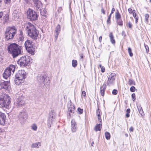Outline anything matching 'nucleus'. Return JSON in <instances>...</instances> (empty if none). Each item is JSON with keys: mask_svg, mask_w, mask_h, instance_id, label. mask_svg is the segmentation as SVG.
<instances>
[{"mask_svg": "<svg viewBox=\"0 0 151 151\" xmlns=\"http://www.w3.org/2000/svg\"><path fill=\"white\" fill-rule=\"evenodd\" d=\"M135 90V88L133 86H132L130 88V91L132 92H134Z\"/></svg>", "mask_w": 151, "mask_h": 151, "instance_id": "45", "label": "nucleus"}, {"mask_svg": "<svg viewBox=\"0 0 151 151\" xmlns=\"http://www.w3.org/2000/svg\"><path fill=\"white\" fill-rule=\"evenodd\" d=\"M94 142H92V143H91V146H93V144H94Z\"/></svg>", "mask_w": 151, "mask_h": 151, "instance_id": "62", "label": "nucleus"}, {"mask_svg": "<svg viewBox=\"0 0 151 151\" xmlns=\"http://www.w3.org/2000/svg\"><path fill=\"white\" fill-rule=\"evenodd\" d=\"M117 24L120 26L123 25V22L122 20L121 19L116 20Z\"/></svg>", "mask_w": 151, "mask_h": 151, "instance_id": "34", "label": "nucleus"}, {"mask_svg": "<svg viewBox=\"0 0 151 151\" xmlns=\"http://www.w3.org/2000/svg\"><path fill=\"white\" fill-rule=\"evenodd\" d=\"M33 42L29 40H27L25 41L24 46L26 50L29 53L32 55H34L35 53L34 51L35 48L33 47Z\"/></svg>", "mask_w": 151, "mask_h": 151, "instance_id": "7", "label": "nucleus"}, {"mask_svg": "<svg viewBox=\"0 0 151 151\" xmlns=\"http://www.w3.org/2000/svg\"><path fill=\"white\" fill-rule=\"evenodd\" d=\"M150 2L151 3V0H150Z\"/></svg>", "mask_w": 151, "mask_h": 151, "instance_id": "64", "label": "nucleus"}, {"mask_svg": "<svg viewBox=\"0 0 151 151\" xmlns=\"http://www.w3.org/2000/svg\"><path fill=\"white\" fill-rule=\"evenodd\" d=\"M101 12L104 14H105V11L104 9H103L102 8L101 9Z\"/></svg>", "mask_w": 151, "mask_h": 151, "instance_id": "58", "label": "nucleus"}, {"mask_svg": "<svg viewBox=\"0 0 151 151\" xmlns=\"http://www.w3.org/2000/svg\"><path fill=\"white\" fill-rule=\"evenodd\" d=\"M105 71V68L103 66L101 68V71L102 73H104Z\"/></svg>", "mask_w": 151, "mask_h": 151, "instance_id": "51", "label": "nucleus"}, {"mask_svg": "<svg viewBox=\"0 0 151 151\" xmlns=\"http://www.w3.org/2000/svg\"><path fill=\"white\" fill-rule=\"evenodd\" d=\"M106 88V84L104 83L101 86L100 88V93L102 96H103L104 94V92Z\"/></svg>", "mask_w": 151, "mask_h": 151, "instance_id": "19", "label": "nucleus"}, {"mask_svg": "<svg viewBox=\"0 0 151 151\" xmlns=\"http://www.w3.org/2000/svg\"><path fill=\"white\" fill-rule=\"evenodd\" d=\"M127 27H129L130 29L132 28V25L131 23L129 22V23L126 25Z\"/></svg>", "mask_w": 151, "mask_h": 151, "instance_id": "44", "label": "nucleus"}, {"mask_svg": "<svg viewBox=\"0 0 151 151\" xmlns=\"http://www.w3.org/2000/svg\"><path fill=\"white\" fill-rule=\"evenodd\" d=\"M71 129L72 132H76L77 129V124L74 120L72 119L71 122Z\"/></svg>", "mask_w": 151, "mask_h": 151, "instance_id": "17", "label": "nucleus"}, {"mask_svg": "<svg viewBox=\"0 0 151 151\" xmlns=\"http://www.w3.org/2000/svg\"><path fill=\"white\" fill-rule=\"evenodd\" d=\"M13 16L14 17V19L15 20H17L19 18V13L18 12L15 10H14L13 12Z\"/></svg>", "mask_w": 151, "mask_h": 151, "instance_id": "22", "label": "nucleus"}, {"mask_svg": "<svg viewBox=\"0 0 151 151\" xmlns=\"http://www.w3.org/2000/svg\"><path fill=\"white\" fill-rule=\"evenodd\" d=\"M10 99L9 96L4 94L0 95V107L8 108L11 103Z\"/></svg>", "mask_w": 151, "mask_h": 151, "instance_id": "4", "label": "nucleus"}, {"mask_svg": "<svg viewBox=\"0 0 151 151\" xmlns=\"http://www.w3.org/2000/svg\"><path fill=\"white\" fill-rule=\"evenodd\" d=\"M6 116L5 114L0 112V124L4 125L5 124Z\"/></svg>", "mask_w": 151, "mask_h": 151, "instance_id": "16", "label": "nucleus"}, {"mask_svg": "<svg viewBox=\"0 0 151 151\" xmlns=\"http://www.w3.org/2000/svg\"><path fill=\"white\" fill-rule=\"evenodd\" d=\"M132 15L133 17L136 19L135 23H137L138 20V17L136 13V11L135 10H133Z\"/></svg>", "mask_w": 151, "mask_h": 151, "instance_id": "27", "label": "nucleus"}, {"mask_svg": "<svg viewBox=\"0 0 151 151\" xmlns=\"http://www.w3.org/2000/svg\"><path fill=\"white\" fill-rule=\"evenodd\" d=\"M56 114L53 111H51L49 113V117L47 121V125L49 128L51 127V124L54 122L56 117Z\"/></svg>", "mask_w": 151, "mask_h": 151, "instance_id": "9", "label": "nucleus"}, {"mask_svg": "<svg viewBox=\"0 0 151 151\" xmlns=\"http://www.w3.org/2000/svg\"><path fill=\"white\" fill-rule=\"evenodd\" d=\"M22 80H19V79H17L15 77V78L14 79V81L15 83L17 85H19L20 84V83L22 82Z\"/></svg>", "mask_w": 151, "mask_h": 151, "instance_id": "37", "label": "nucleus"}, {"mask_svg": "<svg viewBox=\"0 0 151 151\" xmlns=\"http://www.w3.org/2000/svg\"><path fill=\"white\" fill-rule=\"evenodd\" d=\"M129 131L130 132H133V130H134V128H133L132 127H131L129 129Z\"/></svg>", "mask_w": 151, "mask_h": 151, "instance_id": "52", "label": "nucleus"}, {"mask_svg": "<svg viewBox=\"0 0 151 151\" xmlns=\"http://www.w3.org/2000/svg\"><path fill=\"white\" fill-rule=\"evenodd\" d=\"M122 36L125 37L126 36V34L125 33V32L124 31H122Z\"/></svg>", "mask_w": 151, "mask_h": 151, "instance_id": "55", "label": "nucleus"}, {"mask_svg": "<svg viewBox=\"0 0 151 151\" xmlns=\"http://www.w3.org/2000/svg\"><path fill=\"white\" fill-rule=\"evenodd\" d=\"M4 3L6 4H9V3H10L11 0H4Z\"/></svg>", "mask_w": 151, "mask_h": 151, "instance_id": "49", "label": "nucleus"}, {"mask_svg": "<svg viewBox=\"0 0 151 151\" xmlns=\"http://www.w3.org/2000/svg\"><path fill=\"white\" fill-rule=\"evenodd\" d=\"M49 80H48V81H47V82H46V83H44V85H45V84H46L47 85L49 86L50 84V82H49Z\"/></svg>", "mask_w": 151, "mask_h": 151, "instance_id": "54", "label": "nucleus"}, {"mask_svg": "<svg viewBox=\"0 0 151 151\" xmlns=\"http://www.w3.org/2000/svg\"><path fill=\"white\" fill-rule=\"evenodd\" d=\"M28 56H24L21 57L19 59L17 63L21 67H25L28 64Z\"/></svg>", "mask_w": 151, "mask_h": 151, "instance_id": "8", "label": "nucleus"}, {"mask_svg": "<svg viewBox=\"0 0 151 151\" xmlns=\"http://www.w3.org/2000/svg\"><path fill=\"white\" fill-rule=\"evenodd\" d=\"M128 52L130 56L132 57L133 56V54L132 52V49L130 47L128 48Z\"/></svg>", "mask_w": 151, "mask_h": 151, "instance_id": "40", "label": "nucleus"}, {"mask_svg": "<svg viewBox=\"0 0 151 151\" xmlns=\"http://www.w3.org/2000/svg\"><path fill=\"white\" fill-rule=\"evenodd\" d=\"M105 136L106 138L109 140L110 139L111 135L110 133L108 132H106L105 133Z\"/></svg>", "mask_w": 151, "mask_h": 151, "instance_id": "32", "label": "nucleus"}, {"mask_svg": "<svg viewBox=\"0 0 151 151\" xmlns=\"http://www.w3.org/2000/svg\"><path fill=\"white\" fill-rule=\"evenodd\" d=\"M39 11H40V14L41 16H42L45 17H46V14L47 12L45 9H43L42 8Z\"/></svg>", "mask_w": 151, "mask_h": 151, "instance_id": "25", "label": "nucleus"}, {"mask_svg": "<svg viewBox=\"0 0 151 151\" xmlns=\"http://www.w3.org/2000/svg\"><path fill=\"white\" fill-rule=\"evenodd\" d=\"M77 65V61L76 60H73L72 61V65L74 67H76Z\"/></svg>", "mask_w": 151, "mask_h": 151, "instance_id": "33", "label": "nucleus"}, {"mask_svg": "<svg viewBox=\"0 0 151 151\" xmlns=\"http://www.w3.org/2000/svg\"><path fill=\"white\" fill-rule=\"evenodd\" d=\"M102 38L101 36H100L99 38V40L100 42H101Z\"/></svg>", "mask_w": 151, "mask_h": 151, "instance_id": "59", "label": "nucleus"}, {"mask_svg": "<svg viewBox=\"0 0 151 151\" xmlns=\"http://www.w3.org/2000/svg\"><path fill=\"white\" fill-rule=\"evenodd\" d=\"M34 7L35 9L37 11L40 10L42 7V4L40 0H34Z\"/></svg>", "mask_w": 151, "mask_h": 151, "instance_id": "14", "label": "nucleus"}, {"mask_svg": "<svg viewBox=\"0 0 151 151\" xmlns=\"http://www.w3.org/2000/svg\"><path fill=\"white\" fill-rule=\"evenodd\" d=\"M16 68V66L13 65H11L7 67L4 70L3 74L4 78L7 79L11 74H13L15 71Z\"/></svg>", "mask_w": 151, "mask_h": 151, "instance_id": "5", "label": "nucleus"}, {"mask_svg": "<svg viewBox=\"0 0 151 151\" xmlns=\"http://www.w3.org/2000/svg\"><path fill=\"white\" fill-rule=\"evenodd\" d=\"M111 16V14H110L108 16V19L107 20V22L108 23H110Z\"/></svg>", "mask_w": 151, "mask_h": 151, "instance_id": "48", "label": "nucleus"}, {"mask_svg": "<svg viewBox=\"0 0 151 151\" xmlns=\"http://www.w3.org/2000/svg\"><path fill=\"white\" fill-rule=\"evenodd\" d=\"M109 37L110 38V41L111 43L114 44L115 43V41L114 39V36L111 32H110L109 35Z\"/></svg>", "mask_w": 151, "mask_h": 151, "instance_id": "26", "label": "nucleus"}, {"mask_svg": "<svg viewBox=\"0 0 151 151\" xmlns=\"http://www.w3.org/2000/svg\"><path fill=\"white\" fill-rule=\"evenodd\" d=\"M129 84L130 85H135V81L132 79H129Z\"/></svg>", "mask_w": 151, "mask_h": 151, "instance_id": "35", "label": "nucleus"}, {"mask_svg": "<svg viewBox=\"0 0 151 151\" xmlns=\"http://www.w3.org/2000/svg\"><path fill=\"white\" fill-rule=\"evenodd\" d=\"M16 97L17 99V103L20 102L24 100V98L21 94H19L18 93L16 94Z\"/></svg>", "mask_w": 151, "mask_h": 151, "instance_id": "20", "label": "nucleus"}, {"mask_svg": "<svg viewBox=\"0 0 151 151\" xmlns=\"http://www.w3.org/2000/svg\"><path fill=\"white\" fill-rule=\"evenodd\" d=\"M17 30L14 26L7 27L5 32V36L6 39L8 40L13 39L16 34Z\"/></svg>", "mask_w": 151, "mask_h": 151, "instance_id": "3", "label": "nucleus"}, {"mask_svg": "<svg viewBox=\"0 0 151 151\" xmlns=\"http://www.w3.org/2000/svg\"><path fill=\"white\" fill-rule=\"evenodd\" d=\"M132 98L133 101H134L135 100V93H133L132 94Z\"/></svg>", "mask_w": 151, "mask_h": 151, "instance_id": "47", "label": "nucleus"}, {"mask_svg": "<svg viewBox=\"0 0 151 151\" xmlns=\"http://www.w3.org/2000/svg\"><path fill=\"white\" fill-rule=\"evenodd\" d=\"M17 104L18 106L21 107L23 106H24V105L25 104V102L23 100L22 101H20V102H19L18 103H17Z\"/></svg>", "mask_w": 151, "mask_h": 151, "instance_id": "31", "label": "nucleus"}, {"mask_svg": "<svg viewBox=\"0 0 151 151\" xmlns=\"http://www.w3.org/2000/svg\"><path fill=\"white\" fill-rule=\"evenodd\" d=\"M78 112L80 114H82L83 112V109L80 108H78L77 109Z\"/></svg>", "mask_w": 151, "mask_h": 151, "instance_id": "43", "label": "nucleus"}, {"mask_svg": "<svg viewBox=\"0 0 151 151\" xmlns=\"http://www.w3.org/2000/svg\"><path fill=\"white\" fill-rule=\"evenodd\" d=\"M41 145V143L40 142L34 143L32 144L31 146V148H38Z\"/></svg>", "mask_w": 151, "mask_h": 151, "instance_id": "21", "label": "nucleus"}, {"mask_svg": "<svg viewBox=\"0 0 151 151\" xmlns=\"http://www.w3.org/2000/svg\"><path fill=\"white\" fill-rule=\"evenodd\" d=\"M80 56H81V58H83V55H81Z\"/></svg>", "mask_w": 151, "mask_h": 151, "instance_id": "61", "label": "nucleus"}, {"mask_svg": "<svg viewBox=\"0 0 151 151\" xmlns=\"http://www.w3.org/2000/svg\"><path fill=\"white\" fill-rule=\"evenodd\" d=\"M96 115L98 116L99 121L101 122L102 120L101 117V111L99 109H98L96 111Z\"/></svg>", "mask_w": 151, "mask_h": 151, "instance_id": "29", "label": "nucleus"}, {"mask_svg": "<svg viewBox=\"0 0 151 151\" xmlns=\"http://www.w3.org/2000/svg\"><path fill=\"white\" fill-rule=\"evenodd\" d=\"M9 85L10 82L9 81H1L0 84L1 88H3L5 89H7L8 88V87Z\"/></svg>", "mask_w": 151, "mask_h": 151, "instance_id": "15", "label": "nucleus"}, {"mask_svg": "<svg viewBox=\"0 0 151 151\" xmlns=\"http://www.w3.org/2000/svg\"><path fill=\"white\" fill-rule=\"evenodd\" d=\"M128 11L129 12V13L130 14H132L133 13V10H132V9L131 8H129L128 9Z\"/></svg>", "mask_w": 151, "mask_h": 151, "instance_id": "50", "label": "nucleus"}, {"mask_svg": "<svg viewBox=\"0 0 151 151\" xmlns=\"http://www.w3.org/2000/svg\"><path fill=\"white\" fill-rule=\"evenodd\" d=\"M19 40L21 41L23 40L24 36L23 32L22 31L19 30Z\"/></svg>", "mask_w": 151, "mask_h": 151, "instance_id": "24", "label": "nucleus"}, {"mask_svg": "<svg viewBox=\"0 0 151 151\" xmlns=\"http://www.w3.org/2000/svg\"><path fill=\"white\" fill-rule=\"evenodd\" d=\"M25 29L28 32V35L32 39H37L39 34L38 31L36 29L35 26L30 22L26 25Z\"/></svg>", "mask_w": 151, "mask_h": 151, "instance_id": "2", "label": "nucleus"}, {"mask_svg": "<svg viewBox=\"0 0 151 151\" xmlns=\"http://www.w3.org/2000/svg\"><path fill=\"white\" fill-rule=\"evenodd\" d=\"M27 112L24 110L20 112L18 116L19 119L22 124H23L24 122L27 118Z\"/></svg>", "mask_w": 151, "mask_h": 151, "instance_id": "10", "label": "nucleus"}, {"mask_svg": "<svg viewBox=\"0 0 151 151\" xmlns=\"http://www.w3.org/2000/svg\"><path fill=\"white\" fill-rule=\"evenodd\" d=\"M2 4V1L1 0H0V7L1 6Z\"/></svg>", "mask_w": 151, "mask_h": 151, "instance_id": "60", "label": "nucleus"}, {"mask_svg": "<svg viewBox=\"0 0 151 151\" xmlns=\"http://www.w3.org/2000/svg\"><path fill=\"white\" fill-rule=\"evenodd\" d=\"M149 17V15L148 14H146L145 15V21L146 23L148 22V19Z\"/></svg>", "mask_w": 151, "mask_h": 151, "instance_id": "41", "label": "nucleus"}, {"mask_svg": "<svg viewBox=\"0 0 151 151\" xmlns=\"http://www.w3.org/2000/svg\"><path fill=\"white\" fill-rule=\"evenodd\" d=\"M130 112V110L129 109H127L126 110V116L128 118L129 117V114Z\"/></svg>", "mask_w": 151, "mask_h": 151, "instance_id": "39", "label": "nucleus"}, {"mask_svg": "<svg viewBox=\"0 0 151 151\" xmlns=\"http://www.w3.org/2000/svg\"><path fill=\"white\" fill-rule=\"evenodd\" d=\"M68 110L69 111V114L70 116H71V113H74V112L75 107L72 104H70V105H68Z\"/></svg>", "mask_w": 151, "mask_h": 151, "instance_id": "18", "label": "nucleus"}, {"mask_svg": "<svg viewBox=\"0 0 151 151\" xmlns=\"http://www.w3.org/2000/svg\"><path fill=\"white\" fill-rule=\"evenodd\" d=\"M144 46L146 49V51L147 53H148V52L149 51V48L148 46L147 45H146L145 44H144Z\"/></svg>", "mask_w": 151, "mask_h": 151, "instance_id": "42", "label": "nucleus"}, {"mask_svg": "<svg viewBox=\"0 0 151 151\" xmlns=\"http://www.w3.org/2000/svg\"><path fill=\"white\" fill-rule=\"evenodd\" d=\"M137 107L139 113L142 116H143V115H144V113L142 107L140 105L137 106Z\"/></svg>", "mask_w": 151, "mask_h": 151, "instance_id": "30", "label": "nucleus"}, {"mask_svg": "<svg viewBox=\"0 0 151 151\" xmlns=\"http://www.w3.org/2000/svg\"><path fill=\"white\" fill-rule=\"evenodd\" d=\"M62 8L61 7H60L58 8V11L59 12H60L62 10Z\"/></svg>", "mask_w": 151, "mask_h": 151, "instance_id": "57", "label": "nucleus"}, {"mask_svg": "<svg viewBox=\"0 0 151 151\" xmlns=\"http://www.w3.org/2000/svg\"><path fill=\"white\" fill-rule=\"evenodd\" d=\"M60 31V25L58 24L57 26L55 29L56 35L55 37L56 38L58 37Z\"/></svg>", "mask_w": 151, "mask_h": 151, "instance_id": "23", "label": "nucleus"}, {"mask_svg": "<svg viewBox=\"0 0 151 151\" xmlns=\"http://www.w3.org/2000/svg\"><path fill=\"white\" fill-rule=\"evenodd\" d=\"M31 129L34 131H36L37 129V127L35 124H33L31 126Z\"/></svg>", "mask_w": 151, "mask_h": 151, "instance_id": "38", "label": "nucleus"}, {"mask_svg": "<svg viewBox=\"0 0 151 151\" xmlns=\"http://www.w3.org/2000/svg\"><path fill=\"white\" fill-rule=\"evenodd\" d=\"M26 77V73L24 70H19L15 76V77L19 80H22Z\"/></svg>", "mask_w": 151, "mask_h": 151, "instance_id": "11", "label": "nucleus"}, {"mask_svg": "<svg viewBox=\"0 0 151 151\" xmlns=\"http://www.w3.org/2000/svg\"><path fill=\"white\" fill-rule=\"evenodd\" d=\"M38 15L33 10L29 9L27 12V17L32 22L35 21L38 19Z\"/></svg>", "mask_w": 151, "mask_h": 151, "instance_id": "6", "label": "nucleus"}, {"mask_svg": "<svg viewBox=\"0 0 151 151\" xmlns=\"http://www.w3.org/2000/svg\"><path fill=\"white\" fill-rule=\"evenodd\" d=\"M8 53L14 58L22 54V47L16 43H9L7 45Z\"/></svg>", "mask_w": 151, "mask_h": 151, "instance_id": "1", "label": "nucleus"}, {"mask_svg": "<svg viewBox=\"0 0 151 151\" xmlns=\"http://www.w3.org/2000/svg\"><path fill=\"white\" fill-rule=\"evenodd\" d=\"M102 125L101 124H97L95 126L94 128V130L96 131H100L101 129V128H102Z\"/></svg>", "mask_w": 151, "mask_h": 151, "instance_id": "28", "label": "nucleus"}, {"mask_svg": "<svg viewBox=\"0 0 151 151\" xmlns=\"http://www.w3.org/2000/svg\"><path fill=\"white\" fill-rule=\"evenodd\" d=\"M118 91L116 89H114L112 91V93L113 95H116L117 94Z\"/></svg>", "mask_w": 151, "mask_h": 151, "instance_id": "46", "label": "nucleus"}, {"mask_svg": "<svg viewBox=\"0 0 151 151\" xmlns=\"http://www.w3.org/2000/svg\"><path fill=\"white\" fill-rule=\"evenodd\" d=\"M121 16L118 11L115 14V18L116 20L121 19Z\"/></svg>", "mask_w": 151, "mask_h": 151, "instance_id": "36", "label": "nucleus"}, {"mask_svg": "<svg viewBox=\"0 0 151 151\" xmlns=\"http://www.w3.org/2000/svg\"><path fill=\"white\" fill-rule=\"evenodd\" d=\"M99 66L100 68H101V67H102L101 65H99Z\"/></svg>", "mask_w": 151, "mask_h": 151, "instance_id": "63", "label": "nucleus"}, {"mask_svg": "<svg viewBox=\"0 0 151 151\" xmlns=\"http://www.w3.org/2000/svg\"><path fill=\"white\" fill-rule=\"evenodd\" d=\"M115 76V74L114 73H112L109 75L107 81V85L110 86L114 84Z\"/></svg>", "mask_w": 151, "mask_h": 151, "instance_id": "12", "label": "nucleus"}, {"mask_svg": "<svg viewBox=\"0 0 151 151\" xmlns=\"http://www.w3.org/2000/svg\"><path fill=\"white\" fill-rule=\"evenodd\" d=\"M47 76L45 74H39L37 76V80L40 83H44L47 80L46 78Z\"/></svg>", "mask_w": 151, "mask_h": 151, "instance_id": "13", "label": "nucleus"}, {"mask_svg": "<svg viewBox=\"0 0 151 151\" xmlns=\"http://www.w3.org/2000/svg\"><path fill=\"white\" fill-rule=\"evenodd\" d=\"M115 9L114 8H113L111 10V13L110 14H113L114 12L115 11Z\"/></svg>", "mask_w": 151, "mask_h": 151, "instance_id": "56", "label": "nucleus"}, {"mask_svg": "<svg viewBox=\"0 0 151 151\" xmlns=\"http://www.w3.org/2000/svg\"><path fill=\"white\" fill-rule=\"evenodd\" d=\"M82 95L83 96H84L85 97L86 96V92L84 91H83L82 92Z\"/></svg>", "mask_w": 151, "mask_h": 151, "instance_id": "53", "label": "nucleus"}]
</instances>
